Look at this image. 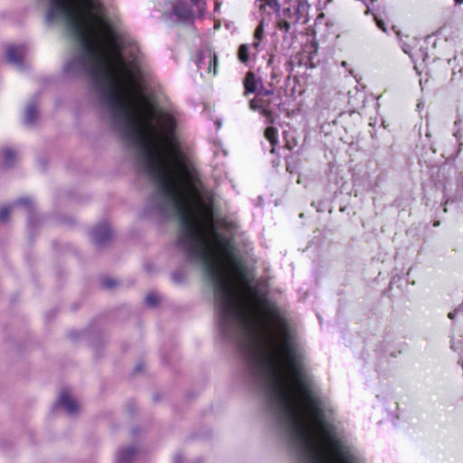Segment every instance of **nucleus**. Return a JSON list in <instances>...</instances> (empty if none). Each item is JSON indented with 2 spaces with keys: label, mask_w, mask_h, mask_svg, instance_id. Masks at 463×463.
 <instances>
[{
  "label": "nucleus",
  "mask_w": 463,
  "mask_h": 463,
  "mask_svg": "<svg viewBox=\"0 0 463 463\" xmlns=\"http://www.w3.org/2000/svg\"><path fill=\"white\" fill-rule=\"evenodd\" d=\"M56 405L62 407L66 413L71 416L76 415L80 410L77 402L70 396L67 391L61 392Z\"/></svg>",
  "instance_id": "obj_4"
},
{
  "label": "nucleus",
  "mask_w": 463,
  "mask_h": 463,
  "mask_svg": "<svg viewBox=\"0 0 463 463\" xmlns=\"http://www.w3.org/2000/svg\"><path fill=\"white\" fill-rule=\"evenodd\" d=\"M375 21H376V24L378 25V27L383 30V32H386V27H385V24L383 21L378 19L377 17H375Z\"/></svg>",
  "instance_id": "obj_24"
},
{
  "label": "nucleus",
  "mask_w": 463,
  "mask_h": 463,
  "mask_svg": "<svg viewBox=\"0 0 463 463\" xmlns=\"http://www.w3.org/2000/svg\"><path fill=\"white\" fill-rule=\"evenodd\" d=\"M111 230L108 223H100L90 232L91 240L97 248L107 246L111 239Z\"/></svg>",
  "instance_id": "obj_1"
},
{
  "label": "nucleus",
  "mask_w": 463,
  "mask_h": 463,
  "mask_svg": "<svg viewBox=\"0 0 463 463\" xmlns=\"http://www.w3.org/2000/svg\"><path fill=\"white\" fill-rule=\"evenodd\" d=\"M277 28L280 31H284L285 33H289L291 24L285 19L277 18Z\"/></svg>",
  "instance_id": "obj_17"
},
{
  "label": "nucleus",
  "mask_w": 463,
  "mask_h": 463,
  "mask_svg": "<svg viewBox=\"0 0 463 463\" xmlns=\"http://www.w3.org/2000/svg\"><path fill=\"white\" fill-rule=\"evenodd\" d=\"M15 204L23 205L28 211L29 215L33 213V205L29 198L23 197L16 201Z\"/></svg>",
  "instance_id": "obj_15"
},
{
  "label": "nucleus",
  "mask_w": 463,
  "mask_h": 463,
  "mask_svg": "<svg viewBox=\"0 0 463 463\" xmlns=\"http://www.w3.org/2000/svg\"><path fill=\"white\" fill-rule=\"evenodd\" d=\"M277 132V129L272 127H269L265 130V137L272 146H275L278 143Z\"/></svg>",
  "instance_id": "obj_13"
},
{
  "label": "nucleus",
  "mask_w": 463,
  "mask_h": 463,
  "mask_svg": "<svg viewBox=\"0 0 463 463\" xmlns=\"http://www.w3.org/2000/svg\"><path fill=\"white\" fill-rule=\"evenodd\" d=\"M457 314V310H454L452 312H449L448 317L450 318V319H454L455 316Z\"/></svg>",
  "instance_id": "obj_26"
},
{
  "label": "nucleus",
  "mask_w": 463,
  "mask_h": 463,
  "mask_svg": "<svg viewBox=\"0 0 463 463\" xmlns=\"http://www.w3.org/2000/svg\"><path fill=\"white\" fill-rule=\"evenodd\" d=\"M455 310H457V313L463 312V303L458 306Z\"/></svg>",
  "instance_id": "obj_28"
},
{
  "label": "nucleus",
  "mask_w": 463,
  "mask_h": 463,
  "mask_svg": "<svg viewBox=\"0 0 463 463\" xmlns=\"http://www.w3.org/2000/svg\"><path fill=\"white\" fill-rule=\"evenodd\" d=\"M455 310H457V313L463 312V303L458 306Z\"/></svg>",
  "instance_id": "obj_27"
},
{
  "label": "nucleus",
  "mask_w": 463,
  "mask_h": 463,
  "mask_svg": "<svg viewBox=\"0 0 463 463\" xmlns=\"http://www.w3.org/2000/svg\"><path fill=\"white\" fill-rule=\"evenodd\" d=\"M101 284L103 288L110 289L114 288L116 281L113 279L105 278L102 279Z\"/></svg>",
  "instance_id": "obj_21"
},
{
  "label": "nucleus",
  "mask_w": 463,
  "mask_h": 463,
  "mask_svg": "<svg viewBox=\"0 0 463 463\" xmlns=\"http://www.w3.org/2000/svg\"><path fill=\"white\" fill-rule=\"evenodd\" d=\"M274 93V90L273 89H265L263 88V86L261 85L260 87V90H258V97L257 98H264V97H268V96H270Z\"/></svg>",
  "instance_id": "obj_20"
},
{
  "label": "nucleus",
  "mask_w": 463,
  "mask_h": 463,
  "mask_svg": "<svg viewBox=\"0 0 463 463\" xmlns=\"http://www.w3.org/2000/svg\"><path fill=\"white\" fill-rule=\"evenodd\" d=\"M11 213V207L5 206L0 209V222H6Z\"/></svg>",
  "instance_id": "obj_18"
},
{
  "label": "nucleus",
  "mask_w": 463,
  "mask_h": 463,
  "mask_svg": "<svg viewBox=\"0 0 463 463\" xmlns=\"http://www.w3.org/2000/svg\"><path fill=\"white\" fill-rule=\"evenodd\" d=\"M196 463H200V462L198 461V462H196Z\"/></svg>",
  "instance_id": "obj_34"
},
{
  "label": "nucleus",
  "mask_w": 463,
  "mask_h": 463,
  "mask_svg": "<svg viewBox=\"0 0 463 463\" xmlns=\"http://www.w3.org/2000/svg\"><path fill=\"white\" fill-rule=\"evenodd\" d=\"M250 108L253 110H259L265 117L267 124L274 123L275 118L271 109V100L264 99V98H255L250 101Z\"/></svg>",
  "instance_id": "obj_2"
},
{
  "label": "nucleus",
  "mask_w": 463,
  "mask_h": 463,
  "mask_svg": "<svg viewBox=\"0 0 463 463\" xmlns=\"http://www.w3.org/2000/svg\"><path fill=\"white\" fill-rule=\"evenodd\" d=\"M38 118L37 105L34 101L27 104L24 110V124L33 126Z\"/></svg>",
  "instance_id": "obj_9"
},
{
  "label": "nucleus",
  "mask_w": 463,
  "mask_h": 463,
  "mask_svg": "<svg viewBox=\"0 0 463 463\" xmlns=\"http://www.w3.org/2000/svg\"><path fill=\"white\" fill-rule=\"evenodd\" d=\"M307 7V4L305 1H298V4L294 7V10H293V14H294L293 22L295 24H298L300 22L302 14L304 11H306Z\"/></svg>",
  "instance_id": "obj_10"
},
{
  "label": "nucleus",
  "mask_w": 463,
  "mask_h": 463,
  "mask_svg": "<svg viewBox=\"0 0 463 463\" xmlns=\"http://www.w3.org/2000/svg\"><path fill=\"white\" fill-rule=\"evenodd\" d=\"M194 4L198 5V7H200V2H196L195 0H192Z\"/></svg>",
  "instance_id": "obj_31"
},
{
  "label": "nucleus",
  "mask_w": 463,
  "mask_h": 463,
  "mask_svg": "<svg viewBox=\"0 0 463 463\" xmlns=\"http://www.w3.org/2000/svg\"><path fill=\"white\" fill-rule=\"evenodd\" d=\"M183 461V458L181 455H176L174 459V463H181Z\"/></svg>",
  "instance_id": "obj_25"
},
{
  "label": "nucleus",
  "mask_w": 463,
  "mask_h": 463,
  "mask_svg": "<svg viewBox=\"0 0 463 463\" xmlns=\"http://www.w3.org/2000/svg\"><path fill=\"white\" fill-rule=\"evenodd\" d=\"M197 66L199 70H204L208 73L213 70L215 75L217 71V56L215 54L212 55L211 52L207 55H200L197 61Z\"/></svg>",
  "instance_id": "obj_5"
},
{
  "label": "nucleus",
  "mask_w": 463,
  "mask_h": 463,
  "mask_svg": "<svg viewBox=\"0 0 463 463\" xmlns=\"http://www.w3.org/2000/svg\"><path fill=\"white\" fill-rule=\"evenodd\" d=\"M243 85L245 89V95L250 93H258V90L261 86V80L260 79L256 78L253 72L249 71L244 78Z\"/></svg>",
  "instance_id": "obj_6"
},
{
  "label": "nucleus",
  "mask_w": 463,
  "mask_h": 463,
  "mask_svg": "<svg viewBox=\"0 0 463 463\" xmlns=\"http://www.w3.org/2000/svg\"><path fill=\"white\" fill-rule=\"evenodd\" d=\"M456 5H461L463 4V0H454Z\"/></svg>",
  "instance_id": "obj_29"
},
{
  "label": "nucleus",
  "mask_w": 463,
  "mask_h": 463,
  "mask_svg": "<svg viewBox=\"0 0 463 463\" xmlns=\"http://www.w3.org/2000/svg\"><path fill=\"white\" fill-rule=\"evenodd\" d=\"M253 45H254V47H255V48H258V46H259V43H254V44H253Z\"/></svg>",
  "instance_id": "obj_32"
},
{
  "label": "nucleus",
  "mask_w": 463,
  "mask_h": 463,
  "mask_svg": "<svg viewBox=\"0 0 463 463\" xmlns=\"http://www.w3.org/2000/svg\"><path fill=\"white\" fill-rule=\"evenodd\" d=\"M26 47L24 45H9L6 49V60L12 65L23 70L24 68V57Z\"/></svg>",
  "instance_id": "obj_3"
},
{
  "label": "nucleus",
  "mask_w": 463,
  "mask_h": 463,
  "mask_svg": "<svg viewBox=\"0 0 463 463\" xmlns=\"http://www.w3.org/2000/svg\"><path fill=\"white\" fill-rule=\"evenodd\" d=\"M138 452V449L134 447L120 449L117 455V463H131L136 458Z\"/></svg>",
  "instance_id": "obj_7"
},
{
  "label": "nucleus",
  "mask_w": 463,
  "mask_h": 463,
  "mask_svg": "<svg viewBox=\"0 0 463 463\" xmlns=\"http://www.w3.org/2000/svg\"><path fill=\"white\" fill-rule=\"evenodd\" d=\"M238 58L243 62L247 63L249 61V48L246 44H241L238 51Z\"/></svg>",
  "instance_id": "obj_14"
},
{
  "label": "nucleus",
  "mask_w": 463,
  "mask_h": 463,
  "mask_svg": "<svg viewBox=\"0 0 463 463\" xmlns=\"http://www.w3.org/2000/svg\"><path fill=\"white\" fill-rule=\"evenodd\" d=\"M5 166L11 167L16 158V153L11 148H5L4 150Z\"/></svg>",
  "instance_id": "obj_11"
},
{
  "label": "nucleus",
  "mask_w": 463,
  "mask_h": 463,
  "mask_svg": "<svg viewBox=\"0 0 463 463\" xmlns=\"http://www.w3.org/2000/svg\"><path fill=\"white\" fill-rule=\"evenodd\" d=\"M159 297L155 292H149L146 298V305L149 307H156L159 304Z\"/></svg>",
  "instance_id": "obj_12"
},
{
  "label": "nucleus",
  "mask_w": 463,
  "mask_h": 463,
  "mask_svg": "<svg viewBox=\"0 0 463 463\" xmlns=\"http://www.w3.org/2000/svg\"><path fill=\"white\" fill-rule=\"evenodd\" d=\"M262 35H263V24H262V23H260L255 30L254 36L256 39L260 40L262 38Z\"/></svg>",
  "instance_id": "obj_23"
},
{
  "label": "nucleus",
  "mask_w": 463,
  "mask_h": 463,
  "mask_svg": "<svg viewBox=\"0 0 463 463\" xmlns=\"http://www.w3.org/2000/svg\"><path fill=\"white\" fill-rule=\"evenodd\" d=\"M136 370L137 371H140L141 370V366L140 365H137Z\"/></svg>",
  "instance_id": "obj_30"
},
{
  "label": "nucleus",
  "mask_w": 463,
  "mask_h": 463,
  "mask_svg": "<svg viewBox=\"0 0 463 463\" xmlns=\"http://www.w3.org/2000/svg\"><path fill=\"white\" fill-rule=\"evenodd\" d=\"M345 65H346V61H343L342 66H345Z\"/></svg>",
  "instance_id": "obj_33"
},
{
  "label": "nucleus",
  "mask_w": 463,
  "mask_h": 463,
  "mask_svg": "<svg viewBox=\"0 0 463 463\" xmlns=\"http://www.w3.org/2000/svg\"><path fill=\"white\" fill-rule=\"evenodd\" d=\"M174 14L182 20H189L194 16L191 6L184 2H178L174 6Z\"/></svg>",
  "instance_id": "obj_8"
},
{
  "label": "nucleus",
  "mask_w": 463,
  "mask_h": 463,
  "mask_svg": "<svg viewBox=\"0 0 463 463\" xmlns=\"http://www.w3.org/2000/svg\"><path fill=\"white\" fill-rule=\"evenodd\" d=\"M264 3V5L269 6L271 9H273L276 13H279L280 11V5L278 0H260Z\"/></svg>",
  "instance_id": "obj_19"
},
{
  "label": "nucleus",
  "mask_w": 463,
  "mask_h": 463,
  "mask_svg": "<svg viewBox=\"0 0 463 463\" xmlns=\"http://www.w3.org/2000/svg\"><path fill=\"white\" fill-rule=\"evenodd\" d=\"M183 279H184V276L182 274V272L180 271H175L172 273V279L175 282V283H180L183 281Z\"/></svg>",
  "instance_id": "obj_22"
},
{
  "label": "nucleus",
  "mask_w": 463,
  "mask_h": 463,
  "mask_svg": "<svg viewBox=\"0 0 463 463\" xmlns=\"http://www.w3.org/2000/svg\"><path fill=\"white\" fill-rule=\"evenodd\" d=\"M277 18L285 19L287 21L293 20L294 19L293 10L290 7H287V8L283 9V11L281 13H280V11L279 13H277Z\"/></svg>",
  "instance_id": "obj_16"
}]
</instances>
